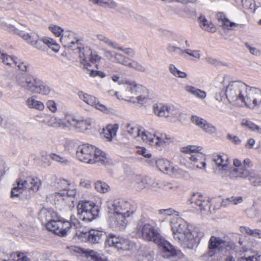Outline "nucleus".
I'll list each match as a JSON object with an SVG mask.
<instances>
[{
  "mask_svg": "<svg viewBox=\"0 0 261 261\" xmlns=\"http://www.w3.org/2000/svg\"><path fill=\"white\" fill-rule=\"evenodd\" d=\"M245 46L248 49L250 53L254 56H259L260 55V51L256 48L252 46L250 44H249L248 42H245L244 43Z\"/></svg>",
  "mask_w": 261,
  "mask_h": 261,
  "instance_id": "774afa93",
  "label": "nucleus"
},
{
  "mask_svg": "<svg viewBox=\"0 0 261 261\" xmlns=\"http://www.w3.org/2000/svg\"><path fill=\"white\" fill-rule=\"evenodd\" d=\"M26 180H17L16 184H14L11 190V198H14L18 197L23 192L27 187L25 184Z\"/></svg>",
  "mask_w": 261,
  "mask_h": 261,
  "instance_id": "c756f323",
  "label": "nucleus"
},
{
  "mask_svg": "<svg viewBox=\"0 0 261 261\" xmlns=\"http://www.w3.org/2000/svg\"><path fill=\"white\" fill-rule=\"evenodd\" d=\"M191 206L202 215H208L214 212L215 208H211V200L201 193H194L189 199Z\"/></svg>",
  "mask_w": 261,
  "mask_h": 261,
  "instance_id": "6e6552de",
  "label": "nucleus"
},
{
  "mask_svg": "<svg viewBox=\"0 0 261 261\" xmlns=\"http://www.w3.org/2000/svg\"><path fill=\"white\" fill-rule=\"evenodd\" d=\"M106 246L116 249L120 253L134 252L136 250L135 244L126 238L114 233H110L105 241Z\"/></svg>",
  "mask_w": 261,
  "mask_h": 261,
  "instance_id": "423d86ee",
  "label": "nucleus"
},
{
  "mask_svg": "<svg viewBox=\"0 0 261 261\" xmlns=\"http://www.w3.org/2000/svg\"><path fill=\"white\" fill-rule=\"evenodd\" d=\"M98 206L90 201H81L77 205L78 219L85 222H91L98 215Z\"/></svg>",
  "mask_w": 261,
  "mask_h": 261,
  "instance_id": "0eeeda50",
  "label": "nucleus"
},
{
  "mask_svg": "<svg viewBox=\"0 0 261 261\" xmlns=\"http://www.w3.org/2000/svg\"><path fill=\"white\" fill-rule=\"evenodd\" d=\"M147 96V89L141 85H137L134 95V98L136 100L133 99L132 101L138 102L139 103H143L146 101Z\"/></svg>",
  "mask_w": 261,
  "mask_h": 261,
  "instance_id": "393cba45",
  "label": "nucleus"
},
{
  "mask_svg": "<svg viewBox=\"0 0 261 261\" xmlns=\"http://www.w3.org/2000/svg\"><path fill=\"white\" fill-rule=\"evenodd\" d=\"M240 231L243 234H247L253 237L261 238V230L254 229H251L247 226H241Z\"/></svg>",
  "mask_w": 261,
  "mask_h": 261,
  "instance_id": "37998d69",
  "label": "nucleus"
},
{
  "mask_svg": "<svg viewBox=\"0 0 261 261\" xmlns=\"http://www.w3.org/2000/svg\"><path fill=\"white\" fill-rule=\"evenodd\" d=\"M122 126L124 130L134 138L140 136L142 137V132H145L142 131L139 126L134 123L126 122L124 123Z\"/></svg>",
  "mask_w": 261,
  "mask_h": 261,
  "instance_id": "a878e982",
  "label": "nucleus"
},
{
  "mask_svg": "<svg viewBox=\"0 0 261 261\" xmlns=\"http://www.w3.org/2000/svg\"><path fill=\"white\" fill-rule=\"evenodd\" d=\"M0 62L10 67L16 68L18 63V60L15 57H12L3 53L2 54H0Z\"/></svg>",
  "mask_w": 261,
  "mask_h": 261,
  "instance_id": "7c9ffc66",
  "label": "nucleus"
},
{
  "mask_svg": "<svg viewBox=\"0 0 261 261\" xmlns=\"http://www.w3.org/2000/svg\"><path fill=\"white\" fill-rule=\"evenodd\" d=\"M96 38L99 41L105 43L110 46L115 48V43L105 35L102 34H98L96 36Z\"/></svg>",
  "mask_w": 261,
  "mask_h": 261,
  "instance_id": "13d9d810",
  "label": "nucleus"
},
{
  "mask_svg": "<svg viewBox=\"0 0 261 261\" xmlns=\"http://www.w3.org/2000/svg\"><path fill=\"white\" fill-rule=\"evenodd\" d=\"M156 166L159 170L164 173L171 175L174 170L170 162L164 159H159L156 161Z\"/></svg>",
  "mask_w": 261,
  "mask_h": 261,
  "instance_id": "bb28decb",
  "label": "nucleus"
},
{
  "mask_svg": "<svg viewBox=\"0 0 261 261\" xmlns=\"http://www.w3.org/2000/svg\"><path fill=\"white\" fill-rule=\"evenodd\" d=\"M75 53H77L81 59V63L84 67L88 68L89 65V59L91 56L92 50L89 47H82L78 46L77 47L72 49Z\"/></svg>",
  "mask_w": 261,
  "mask_h": 261,
  "instance_id": "6ab92c4d",
  "label": "nucleus"
},
{
  "mask_svg": "<svg viewBox=\"0 0 261 261\" xmlns=\"http://www.w3.org/2000/svg\"><path fill=\"white\" fill-rule=\"evenodd\" d=\"M191 120L194 124H195L201 129L202 128L205 123L206 122V120L205 119L197 116H193L192 117Z\"/></svg>",
  "mask_w": 261,
  "mask_h": 261,
  "instance_id": "bf43d9fd",
  "label": "nucleus"
},
{
  "mask_svg": "<svg viewBox=\"0 0 261 261\" xmlns=\"http://www.w3.org/2000/svg\"><path fill=\"white\" fill-rule=\"evenodd\" d=\"M163 256L164 257L170 258L175 256H180L181 254L179 250L176 249L171 244L167 242L162 243Z\"/></svg>",
  "mask_w": 261,
  "mask_h": 261,
  "instance_id": "5701e85b",
  "label": "nucleus"
},
{
  "mask_svg": "<svg viewBox=\"0 0 261 261\" xmlns=\"http://www.w3.org/2000/svg\"><path fill=\"white\" fill-rule=\"evenodd\" d=\"M17 84L25 90L35 93L39 80L31 76L24 77L23 74H18L16 77Z\"/></svg>",
  "mask_w": 261,
  "mask_h": 261,
  "instance_id": "9b49d317",
  "label": "nucleus"
},
{
  "mask_svg": "<svg viewBox=\"0 0 261 261\" xmlns=\"http://www.w3.org/2000/svg\"><path fill=\"white\" fill-rule=\"evenodd\" d=\"M63 46L66 48H75L79 46V40L76 38L74 32L69 31H65L60 38Z\"/></svg>",
  "mask_w": 261,
  "mask_h": 261,
  "instance_id": "2eb2a0df",
  "label": "nucleus"
},
{
  "mask_svg": "<svg viewBox=\"0 0 261 261\" xmlns=\"http://www.w3.org/2000/svg\"><path fill=\"white\" fill-rule=\"evenodd\" d=\"M89 242L93 244L99 243L102 241L103 232L96 229H91L88 231Z\"/></svg>",
  "mask_w": 261,
  "mask_h": 261,
  "instance_id": "72a5a7b5",
  "label": "nucleus"
},
{
  "mask_svg": "<svg viewBox=\"0 0 261 261\" xmlns=\"http://www.w3.org/2000/svg\"><path fill=\"white\" fill-rule=\"evenodd\" d=\"M241 124L242 126L246 127L252 132H255L258 134H261V127L249 120L243 119Z\"/></svg>",
  "mask_w": 261,
  "mask_h": 261,
  "instance_id": "a19ab883",
  "label": "nucleus"
},
{
  "mask_svg": "<svg viewBox=\"0 0 261 261\" xmlns=\"http://www.w3.org/2000/svg\"><path fill=\"white\" fill-rule=\"evenodd\" d=\"M198 155L197 154H195L193 155H192L190 157V160L192 162V164L194 167H196L197 168L199 169H203V170H205L206 167V163L205 162L203 161H200L199 162L198 160L197 159Z\"/></svg>",
  "mask_w": 261,
  "mask_h": 261,
  "instance_id": "3c124183",
  "label": "nucleus"
},
{
  "mask_svg": "<svg viewBox=\"0 0 261 261\" xmlns=\"http://www.w3.org/2000/svg\"><path fill=\"white\" fill-rule=\"evenodd\" d=\"M76 157L79 161L86 163H98L106 165L109 163L106 153L94 146L90 144H83L76 149Z\"/></svg>",
  "mask_w": 261,
  "mask_h": 261,
  "instance_id": "7ed1b4c3",
  "label": "nucleus"
},
{
  "mask_svg": "<svg viewBox=\"0 0 261 261\" xmlns=\"http://www.w3.org/2000/svg\"><path fill=\"white\" fill-rule=\"evenodd\" d=\"M49 126L56 128H69L73 127L79 131L88 129L90 125L89 122L83 119H77L76 116L71 114H66L63 119L53 116L48 119L40 121Z\"/></svg>",
  "mask_w": 261,
  "mask_h": 261,
  "instance_id": "20e7f679",
  "label": "nucleus"
},
{
  "mask_svg": "<svg viewBox=\"0 0 261 261\" xmlns=\"http://www.w3.org/2000/svg\"><path fill=\"white\" fill-rule=\"evenodd\" d=\"M179 43V41L177 40L172 41L168 45V51L170 53H175L179 55H182L184 54V50L178 46Z\"/></svg>",
  "mask_w": 261,
  "mask_h": 261,
  "instance_id": "4c0bfd02",
  "label": "nucleus"
},
{
  "mask_svg": "<svg viewBox=\"0 0 261 261\" xmlns=\"http://www.w3.org/2000/svg\"><path fill=\"white\" fill-rule=\"evenodd\" d=\"M243 103L249 108L253 109L261 105V90L248 86Z\"/></svg>",
  "mask_w": 261,
  "mask_h": 261,
  "instance_id": "9d476101",
  "label": "nucleus"
},
{
  "mask_svg": "<svg viewBox=\"0 0 261 261\" xmlns=\"http://www.w3.org/2000/svg\"><path fill=\"white\" fill-rule=\"evenodd\" d=\"M208 245L218 251H222L223 249L229 246L228 243L220 237L212 236L208 242Z\"/></svg>",
  "mask_w": 261,
  "mask_h": 261,
  "instance_id": "b1692460",
  "label": "nucleus"
},
{
  "mask_svg": "<svg viewBox=\"0 0 261 261\" xmlns=\"http://www.w3.org/2000/svg\"><path fill=\"white\" fill-rule=\"evenodd\" d=\"M62 185L64 187L63 190L56 193L55 197L59 200H67L68 197H73L75 195V192L73 186H70L68 180H62Z\"/></svg>",
  "mask_w": 261,
  "mask_h": 261,
  "instance_id": "a211bd4d",
  "label": "nucleus"
},
{
  "mask_svg": "<svg viewBox=\"0 0 261 261\" xmlns=\"http://www.w3.org/2000/svg\"><path fill=\"white\" fill-rule=\"evenodd\" d=\"M158 214L164 217L172 216L170 225L173 238L184 247L192 249L196 244V239L202 237L203 233L200 229L179 217V212L174 209H160Z\"/></svg>",
  "mask_w": 261,
  "mask_h": 261,
  "instance_id": "f257e3e1",
  "label": "nucleus"
},
{
  "mask_svg": "<svg viewBox=\"0 0 261 261\" xmlns=\"http://www.w3.org/2000/svg\"><path fill=\"white\" fill-rule=\"evenodd\" d=\"M248 87V86L240 81H231L226 86L224 95L232 105L243 103Z\"/></svg>",
  "mask_w": 261,
  "mask_h": 261,
  "instance_id": "39448f33",
  "label": "nucleus"
},
{
  "mask_svg": "<svg viewBox=\"0 0 261 261\" xmlns=\"http://www.w3.org/2000/svg\"><path fill=\"white\" fill-rule=\"evenodd\" d=\"M213 161L219 168L220 170H226L228 164V159L227 156L217 155L214 156Z\"/></svg>",
  "mask_w": 261,
  "mask_h": 261,
  "instance_id": "c9c22d12",
  "label": "nucleus"
},
{
  "mask_svg": "<svg viewBox=\"0 0 261 261\" xmlns=\"http://www.w3.org/2000/svg\"><path fill=\"white\" fill-rule=\"evenodd\" d=\"M61 223L59 221V219H54L48 222L46 224V228L49 231H53L54 233L57 234V233H60V234H62L61 231L59 230V227L61 225Z\"/></svg>",
  "mask_w": 261,
  "mask_h": 261,
  "instance_id": "79ce46f5",
  "label": "nucleus"
},
{
  "mask_svg": "<svg viewBox=\"0 0 261 261\" xmlns=\"http://www.w3.org/2000/svg\"><path fill=\"white\" fill-rule=\"evenodd\" d=\"M148 181H150L152 191H157L159 189L168 191L177 188L176 185L168 180H148Z\"/></svg>",
  "mask_w": 261,
  "mask_h": 261,
  "instance_id": "412c9836",
  "label": "nucleus"
},
{
  "mask_svg": "<svg viewBox=\"0 0 261 261\" xmlns=\"http://www.w3.org/2000/svg\"><path fill=\"white\" fill-rule=\"evenodd\" d=\"M152 258L151 255L146 253H139L137 256L138 261H152Z\"/></svg>",
  "mask_w": 261,
  "mask_h": 261,
  "instance_id": "69168bd1",
  "label": "nucleus"
},
{
  "mask_svg": "<svg viewBox=\"0 0 261 261\" xmlns=\"http://www.w3.org/2000/svg\"><path fill=\"white\" fill-rule=\"evenodd\" d=\"M111 215L110 224L116 230H124L128 223L127 219L135 213L136 206L123 199H116L107 205Z\"/></svg>",
  "mask_w": 261,
  "mask_h": 261,
  "instance_id": "f03ea898",
  "label": "nucleus"
},
{
  "mask_svg": "<svg viewBox=\"0 0 261 261\" xmlns=\"http://www.w3.org/2000/svg\"><path fill=\"white\" fill-rule=\"evenodd\" d=\"M143 238L148 241L157 242L160 239V234L158 229L149 223H146L141 228Z\"/></svg>",
  "mask_w": 261,
  "mask_h": 261,
  "instance_id": "4468645a",
  "label": "nucleus"
},
{
  "mask_svg": "<svg viewBox=\"0 0 261 261\" xmlns=\"http://www.w3.org/2000/svg\"><path fill=\"white\" fill-rule=\"evenodd\" d=\"M25 105L30 109L38 111H43L45 108L43 102L37 100L35 96H32L28 98L25 100Z\"/></svg>",
  "mask_w": 261,
  "mask_h": 261,
  "instance_id": "cd10ccee",
  "label": "nucleus"
},
{
  "mask_svg": "<svg viewBox=\"0 0 261 261\" xmlns=\"http://www.w3.org/2000/svg\"><path fill=\"white\" fill-rule=\"evenodd\" d=\"M87 257L90 258V261H108L105 256L93 250L88 252Z\"/></svg>",
  "mask_w": 261,
  "mask_h": 261,
  "instance_id": "de8ad7c7",
  "label": "nucleus"
},
{
  "mask_svg": "<svg viewBox=\"0 0 261 261\" xmlns=\"http://www.w3.org/2000/svg\"><path fill=\"white\" fill-rule=\"evenodd\" d=\"M142 139L144 142L154 146H162L173 141V138L168 137L166 134L159 133L151 134L149 132H142Z\"/></svg>",
  "mask_w": 261,
  "mask_h": 261,
  "instance_id": "1a4fd4ad",
  "label": "nucleus"
},
{
  "mask_svg": "<svg viewBox=\"0 0 261 261\" xmlns=\"http://www.w3.org/2000/svg\"><path fill=\"white\" fill-rule=\"evenodd\" d=\"M233 164L236 167L230 172L231 175L235 178H245L249 174V171L242 167L241 161L234 159L233 161Z\"/></svg>",
  "mask_w": 261,
  "mask_h": 261,
  "instance_id": "aec40b11",
  "label": "nucleus"
},
{
  "mask_svg": "<svg viewBox=\"0 0 261 261\" xmlns=\"http://www.w3.org/2000/svg\"><path fill=\"white\" fill-rule=\"evenodd\" d=\"M24 256L23 253L19 252H13L10 254L9 260L10 261H21Z\"/></svg>",
  "mask_w": 261,
  "mask_h": 261,
  "instance_id": "0e129e2a",
  "label": "nucleus"
},
{
  "mask_svg": "<svg viewBox=\"0 0 261 261\" xmlns=\"http://www.w3.org/2000/svg\"><path fill=\"white\" fill-rule=\"evenodd\" d=\"M114 59L116 62L126 66L129 59L119 53L114 54Z\"/></svg>",
  "mask_w": 261,
  "mask_h": 261,
  "instance_id": "6e6d98bb",
  "label": "nucleus"
},
{
  "mask_svg": "<svg viewBox=\"0 0 261 261\" xmlns=\"http://www.w3.org/2000/svg\"><path fill=\"white\" fill-rule=\"evenodd\" d=\"M238 261H261V253L251 252L248 256L239 258Z\"/></svg>",
  "mask_w": 261,
  "mask_h": 261,
  "instance_id": "49530a36",
  "label": "nucleus"
},
{
  "mask_svg": "<svg viewBox=\"0 0 261 261\" xmlns=\"http://www.w3.org/2000/svg\"><path fill=\"white\" fill-rule=\"evenodd\" d=\"M86 103L106 114L111 113L112 111L110 108L103 105L95 97L90 95L89 96Z\"/></svg>",
  "mask_w": 261,
  "mask_h": 261,
  "instance_id": "4be33fe9",
  "label": "nucleus"
},
{
  "mask_svg": "<svg viewBox=\"0 0 261 261\" xmlns=\"http://www.w3.org/2000/svg\"><path fill=\"white\" fill-rule=\"evenodd\" d=\"M130 62H127L126 66L132 68L137 71L145 72L146 68L136 60L129 59Z\"/></svg>",
  "mask_w": 261,
  "mask_h": 261,
  "instance_id": "c03bdc74",
  "label": "nucleus"
},
{
  "mask_svg": "<svg viewBox=\"0 0 261 261\" xmlns=\"http://www.w3.org/2000/svg\"><path fill=\"white\" fill-rule=\"evenodd\" d=\"M77 237L83 242L89 241V233L87 231L78 230L75 232Z\"/></svg>",
  "mask_w": 261,
  "mask_h": 261,
  "instance_id": "680f3d73",
  "label": "nucleus"
},
{
  "mask_svg": "<svg viewBox=\"0 0 261 261\" xmlns=\"http://www.w3.org/2000/svg\"><path fill=\"white\" fill-rule=\"evenodd\" d=\"M198 21L200 27L203 30L211 33L216 32V29L214 25L211 21L207 20L204 16L201 15L198 18Z\"/></svg>",
  "mask_w": 261,
  "mask_h": 261,
  "instance_id": "2f4dec72",
  "label": "nucleus"
},
{
  "mask_svg": "<svg viewBox=\"0 0 261 261\" xmlns=\"http://www.w3.org/2000/svg\"><path fill=\"white\" fill-rule=\"evenodd\" d=\"M185 90L187 92L191 93L195 97L201 99H204L206 96V94L205 91L192 86H186Z\"/></svg>",
  "mask_w": 261,
  "mask_h": 261,
  "instance_id": "e433bc0d",
  "label": "nucleus"
},
{
  "mask_svg": "<svg viewBox=\"0 0 261 261\" xmlns=\"http://www.w3.org/2000/svg\"><path fill=\"white\" fill-rule=\"evenodd\" d=\"M204 132L209 135L215 134L217 133L216 127L207 121L201 129Z\"/></svg>",
  "mask_w": 261,
  "mask_h": 261,
  "instance_id": "5fc2aeb1",
  "label": "nucleus"
},
{
  "mask_svg": "<svg viewBox=\"0 0 261 261\" xmlns=\"http://www.w3.org/2000/svg\"><path fill=\"white\" fill-rule=\"evenodd\" d=\"M226 77L223 75H219L213 81V87L216 94L215 98L220 101L225 94V90L227 85L225 83Z\"/></svg>",
  "mask_w": 261,
  "mask_h": 261,
  "instance_id": "ddd939ff",
  "label": "nucleus"
},
{
  "mask_svg": "<svg viewBox=\"0 0 261 261\" xmlns=\"http://www.w3.org/2000/svg\"><path fill=\"white\" fill-rule=\"evenodd\" d=\"M150 181L148 180H135L133 186L136 190L140 191L143 189L151 190Z\"/></svg>",
  "mask_w": 261,
  "mask_h": 261,
  "instance_id": "a18cd8bd",
  "label": "nucleus"
},
{
  "mask_svg": "<svg viewBox=\"0 0 261 261\" xmlns=\"http://www.w3.org/2000/svg\"><path fill=\"white\" fill-rule=\"evenodd\" d=\"M171 175H174L177 176V177H186L188 175V173L183 170L178 168L177 167H174V170Z\"/></svg>",
  "mask_w": 261,
  "mask_h": 261,
  "instance_id": "e2e57ef3",
  "label": "nucleus"
},
{
  "mask_svg": "<svg viewBox=\"0 0 261 261\" xmlns=\"http://www.w3.org/2000/svg\"><path fill=\"white\" fill-rule=\"evenodd\" d=\"M32 46L42 51H46L47 47L56 53L59 50L58 44L53 39L47 37L40 39L39 37Z\"/></svg>",
  "mask_w": 261,
  "mask_h": 261,
  "instance_id": "f8f14e48",
  "label": "nucleus"
},
{
  "mask_svg": "<svg viewBox=\"0 0 261 261\" xmlns=\"http://www.w3.org/2000/svg\"><path fill=\"white\" fill-rule=\"evenodd\" d=\"M167 105H158L156 103L153 106V111L154 114L159 117L167 118Z\"/></svg>",
  "mask_w": 261,
  "mask_h": 261,
  "instance_id": "ea45409f",
  "label": "nucleus"
},
{
  "mask_svg": "<svg viewBox=\"0 0 261 261\" xmlns=\"http://www.w3.org/2000/svg\"><path fill=\"white\" fill-rule=\"evenodd\" d=\"M201 149L200 146H196L194 145H188L186 147H184L181 148V151L186 153H191L193 152H198Z\"/></svg>",
  "mask_w": 261,
  "mask_h": 261,
  "instance_id": "4d7b16f0",
  "label": "nucleus"
},
{
  "mask_svg": "<svg viewBox=\"0 0 261 261\" xmlns=\"http://www.w3.org/2000/svg\"><path fill=\"white\" fill-rule=\"evenodd\" d=\"M95 5L105 9L116 10L118 4L114 0H89Z\"/></svg>",
  "mask_w": 261,
  "mask_h": 261,
  "instance_id": "c85d7f7f",
  "label": "nucleus"
},
{
  "mask_svg": "<svg viewBox=\"0 0 261 261\" xmlns=\"http://www.w3.org/2000/svg\"><path fill=\"white\" fill-rule=\"evenodd\" d=\"M19 35L29 44L32 45L36 40L38 39L39 36L35 32L26 33L20 31Z\"/></svg>",
  "mask_w": 261,
  "mask_h": 261,
  "instance_id": "58836bf2",
  "label": "nucleus"
},
{
  "mask_svg": "<svg viewBox=\"0 0 261 261\" xmlns=\"http://www.w3.org/2000/svg\"><path fill=\"white\" fill-rule=\"evenodd\" d=\"M38 82L36 89L35 91V93L43 95L48 94L50 92V88L49 87L40 80H39Z\"/></svg>",
  "mask_w": 261,
  "mask_h": 261,
  "instance_id": "09e8293b",
  "label": "nucleus"
},
{
  "mask_svg": "<svg viewBox=\"0 0 261 261\" xmlns=\"http://www.w3.org/2000/svg\"><path fill=\"white\" fill-rule=\"evenodd\" d=\"M167 118L169 117H177L180 114L179 110L172 105H167Z\"/></svg>",
  "mask_w": 261,
  "mask_h": 261,
  "instance_id": "603ef678",
  "label": "nucleus"
},
{
  "mask_svg": "<svg viewBox=\"0 0 261 261\" xmlns=\"http://www.w3.org/2000/svg\"><path fill=\"white\" fill-rule=\"evenodd\" d=\"M57 217V214L53 210L43 208L39 213V218L43 222H49Z\"/></svg>",
  "mask_w": 261,
  "mask_h": 261,
  "instance_id": "f704fd0d",
  "label": "nucleus"
},
{
  "mask_svg": "<svg viewBox=\"0 0 261 261\" xmlns=\"http://www.w3.org/2000/svg\"><path fill=\"white\" fill-rule=\"evenodd\" d=\"M95 188L101 193H105L110 190V186L103 180H97L95 183Z\"/></svg>",
  "mask_w": 261,
  "mask_h": 261,
  "instance_id": "8fccbe9b",
  "label": "nucleus"
},
{
  "mask_svg": "<svg viewBox=\"0 0 261 261\" xmlns=\"http://www.w3.org/2000/svg\"><path fill=\"white\" fill-rule=\"evenodd\" d=\"M73 219L71 220V222L65 221L64 219H59V221L62 224L61 226L59 227V230L61 231L60 233L62 234H60V233L57 232V234L60 237H65L67 236L69 232L70 229L74 227L75 228L77 229L78 228L81 227V224L79 222V220H74Z\"/></svg>",
  "mask_w": 261,
  "mask_h": 261,
  "instance_id": "f3484780",
  "label": "nucleus"
},
{
  "mask_svg": "<svg viewBox=\"0 0 261 261\" xmlns=\"http://www.w3.org/2000/svg\"><path fill=\"white\" fill-rule=\"evenodd\" d=\"M119 125L118 124L108 125L104 129V137L108 141H111L114 137H116Z\"/></svg>",
  "mask_w": 261,
  "mask_h": 261,
  "instance_id": "473e14b6",
  "label": "nucleus"
},
{
  "mask_svg": "<svg viewBox=\"0 0 261 261\" xmlns=\"http://www.w3.org/2000/svg\"><path fill=\"white\" fill-rule=\"evenodd\" d=\"M216 249L211 247L209 245H207V251L203 255V257L205 258H209L215 256L217 253Z\"/></svg>",
  "mask_w": 261,
  "mask_h": 261,
  "instance_id": "338daca9",
  "label": "nucleus"
},
{
  "mask_svg": "<svg viewBox=\"0 0 261 261\" xmlns=\"http://www.w3.org/2000/svg\"><path fill=\"white\" fill-rule=\"evenodd\" d=\"M49 29L55 34V36L57 37H60V38L64 33V29L58 25H50L49 27Z\"/></svg>",
  "mask_w": 261,
  "mask_h": 261,
  "instance_id": "052dcab7",
  "label": "nucleus"
},
{
  "mask_svg": "<svg viewBox=\"0 0 261 261\" xmlns=\"http://www.w3.org/2000/svg\"><path fill=\"white\" fill-rule=\"evenodd\" d=\"M137 86V84L135 82L126 81L121 86L120 88L122 99H126V98H128L130 101L134 99V95Z\"/></svg>",
  "mask_w": 261,
  "mask_h": 261,
  "instance_id": "dca6fc26",
  "label": "nucleus"
},
{
  "mask_svg": "<svg viewBox=\"0 0 261 261\" xmlns=\"http://www.w3.org/2000/svg\"><path fill=\"white\" fill-rule=\"evenodd\" d=\"M25 189H31L34 191H36L39 189L41 185L40 180H26Z\"/></svg>",
  "mask_w": 261,
  "mask_h": 261,
  "instance_id": "864d4df0",
  "label": "nucleus"
}]
</instances>
